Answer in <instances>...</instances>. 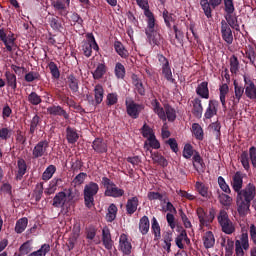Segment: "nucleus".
Wrapping results in <instances>:
<instances>
[{
    "instance_id": "c756f323",
    "label": "nucleus",
    "mask_w": 256,
    "mask_h": 256,
    "mask_svg": "<svg viewBox=\"0 0 256 256\" xmlns=\"http://www.w3.org/2000/svg\"><path fill=\"white\" fill-rule=\"evenodd\" d=\"M203 245L205 246V249L215 247V235L213 232L209 231L205 233V236H203Z\"/></svg>"
},
{
    "instance_id": "bf43d9fd",
    "label": "nucleus",
    "mask_w": 256,
    "mask_h": 256,
    "mask_svg": "<svg viewBox=\"0 0 256 256\" xmlns=\"http://www.w3.org/2000/svg\"><path fill=\"white\" fill-rule=\"evenodd\" d=\"M48 67L54 79H59V77H61V72H59V68L57 67V64L55 62H50L48 64Z\"/></svg>"
},
{
    "instance_id": "412c9836",
    "label": "nucleus",
    "mask_w": 256,
    "mask_h": 256,
    "mask_svg": "<svg viewBox=\"0 0 256 256\" xmlns=\"http://www.w3.org/2000/svg\"><path fill=\"white\" fill-rule=\"evenodd\" d=\"M68 197L69 195L65 194V192H58L55 194V197H53V207L64 208Z\"/></svg>"
},
{
    "instance_id": "052dcab7",
    "label": "nucleus",
    "mask_w": 256,
    "mask_h": 256,
    "mask_svg": "<svg viewBox=\"0 0 256 256\" xmlns=\"http://www.w3.org/2000/svg\"><path fill=\"white\" fill-rule=\"evenodd\" d=\"M215 115H217V107L215 104H209L207 111H205V119H212Z\"/></svg>"
},
{
    "instance_id": "4468645a",
    "label": "nucleus",
    "mask_w": 256,
    "mask_h": 256,
    "mask_svg": "<svg viewBox=\"0 0 256 256\" xmlns=\"http://www.w3.org/2000/svg\"><path fill=\"white\" fill-rule=\"evenodd\" d=\"M144 15L147 19V28L145 33H152V31H158L159 25L157 24V20L155 19V14L151 12L149 8H145Z\"/></svg>"
},
{
    "instance_id": "473e14b6",
    "label": "nucleus",
    "mask_w": 256,
    "mask_h": 256,
    "mask_svg": "<svg viewBox=\"0 0 256 256\" xmlns=\"http://www.w3.org/2000/svg\"><path fill=\"white\" fill-rule=\"evenodd\" d=\"M107 73V66L103 63H99L95 69V71L92 73L93 79L99 80L103 79V76Z\"/></svg>"
},
{
    "instance_id": "680f3d73",
    "label": "nucleus",
    "mask_w": 256,
    "mask_h": 256,
    "mask_svg": "<svg viewBox=\"0 0 256 256\" xmlns=\"http://www.w3.org/2000/svg\"><path fill=\"white\" fill-rule=\"evenodd\" d=\"M193 155V146L191 144H185L183 147V158L185 159H191V157H194Z\"/></svg>"
},
{
    "instance_id": "f704fd0d",
    "label": "nucleus",
    "mask_w": 256,
    "mask_h": 256,
    "mask_svg": "<svg viewBox=\"0 0 256 256\" xmlns=\"http://www.w3.org/2000/svg\"><path fill=\"white\" fill-rule=\"evenodd\" d=\"M67 142L71 145L77 143L79 140V134H77V130L75 128L67 127Z\"/></svg>"
},
{
    "instance_id": "f257e3e1",
    "label": "nucleus",
    "mask_w": 256,
    "mask_h": 256,
    "mask_svg": "<svg viewBox=\"0 0 256 256\" xmlns=\"http://www.w3.org/2000/svg\"><path fill=\"white\" fill-rule=\"evenodd\" d=\"M242 172L238 171L232 176L230 186L234 193H236V207L240 216H246L250 211V203L256 197V186L252 183H248L244 189H242Z\"/></svg>"
},
{
    "instance_id": "4be33fe9",
    "label": "nucleus",
    "mask_w": 256,
    "mask_h": 256,
    "mask_svg": "<svg viewBox=\"0 0 256 256\" xmlns=\"http://www.w3.org/2000/svg\"><path fill=\"white\" fill-rule=\"evenodd\" d=\"M81 232V228L79 225H75L73 229V236L67 240V251L71 252L75 248V243H77V239H79V233Z\"/></svg>"
},
{
    "instance_id": "72a5a7b5",
    "label": "nucleus",
    "mask_w": 256,
    "mask_h": 256,
    "mask_svg": "<svg viewBox=\"0 0 256 256\" xmlns=\"http://www.w3.org/2000/svg\"><path fill=\"white\" fill-rule=\"evenodd\" d=\"M183 241H185V243L190 242L189 238L187 237V232L185 230H181V233H179V235L175 238V245L177 246V248L183 250Z\"/></svg>"
},
{
    "instance_id": "09e8293b",
    "label": "nucleus",
    "mask_w": 256,
    "mask_h": 256,
    "mask_svg": "<svg viewBox=\"0 0 256 256\" xmlns=\"http://www.w3.org/2000/svg\"><path fill=\"white\" fill-rule=\"evenodd\" d=\"M162 74L167 81H169L170 83H175V79L173 78V72H171V66H169V64L166 66H162Z\"/></svg>"
},
{
    "instance_id": "423d86ee",
    "label": "nucleus",
    "mask_w": 256,
    "mask_h": 256,
    "mask_svg": "<svg viewBox=\"0 0 256 256\" xmlns=\"http://www.w3.org/2000/svg\"><path fill=\"white\" fill-rule=\"evenodd\" d=\"M152 106H154V113L157 114V117L161 119V121H169L173 122L175 121V110L169 106H165V110L159 106V102L154 100V103H152Z\"/></svg>"
},
{
    "instance_id": "69168bd1",
    "label": "nucleus",
    "mask_w": 256,
    "mask_h": 256,
    "mask_svg": "<svg viewBox=\"0 0 256 256\" xmlns=\"http://www.w3.org/2000/svg\"><path fill=\"white\" fill-rule=\"evenodd\" d=\"M209 128H211V130L213 131L214 137H216V139H219V137H220V123H219V121L211 123V125H209Z\"/></svg>"
},
{
    "instance_id": "ddd939ff",
    "label": "nucleus",
    "mask_w": 256,
    "mask_h": 256,
    "mask_svg": "<svg viewBox=\"0 0 256 256\" xmlns=\"http://www.w3.org/2000/svg\"><path fill=\"white\" fill-rule=\"evenodd\" d=\"M220 25V32L223 41H225L227 45H233V30H231V27L229 26V24H227L225 20H222L220 22Z\"/></svg>"
},
{
    "instance_id": "39448f33",
    "label": "nucleus",
    "mask_w": 256,
    "mask_h": 256,
    "mask_svg": "<svg viewBox=\"0 0 256 256\" xmlns=\"http://www.w3.org/2000/svg\"><path fill=\"white\" fill-rule=\"evenodd\" d=\"M239 160L246 171L250 170V163H252V167L256 168V147L252 146L248 151H242Z\"/></svg>"
},
{
    "instance_id": "a211bd4d",
    "label": "nucleus",
    "mask_w": 256,
    "mask_h": 256,
    "mask_svg": "<svg viewBox=\"0 0 256 256\" xmlns=\"http://www.w3.org/2000/svg\"><path fill=\"white\" fill-rule=\"evenodd\" d=\"M243 79L245 83V95L247 97H256V86L253 80L246 75L243 76Z\"/></svg>"
},
{
    "instance_id": "5fc2aeb1",
    "label": "nucleus",
    "mask_w": 256,
    "mask_h": 256,
    "mask_svg": "<svg viewBox=\"0 0 256 256\" xmlns=\"http://www.w3.org/2000/svg\"><path fill=\"white\" fill-rule=\"evenodd\" d=\"M152 161L161 167H167V160L159 153L152 154Z\"/></svg>"
},
{
    "instance_id": "a878e982",
    "label": "nucleus",
    "mask_w": 256,
    "mask_h": 256,
    "mask_svg": "<svg viewBox=\"0 0 256 256\" xmlns=\"http://www.w3.org/2000/svg\"><path fill=\"white\" fill-rule=\"evenodd\" d=\"M191 133L197 141H203L205 139V133L199 123H193L191 125Z\"/></svg>"
},
{
    "instance_id": "603ef678",
    "label": "nucleus",
    "mask_w": 256,
    "mask_h": 256,
    "mask_svg": "<svg viewBox=\"0 0 256 256\" xmlns=\"http://www.w3.org/2000/svg\"><path fill=\"white\" fill-rule=\"evenodd\" d=\"M54 9L59 12V15L65 17L67 15V10L65 9V2L58 0L53 5Z\"/></svg>"
},
{
    "instance_id": "cd10ccee",
    "label": "nucleus",
    "mask_w": 256,
    "mask_h": 256,
    "mask_svg": "<svg viewBox=\"0 0 256 256\" xmlns=\"http://www.w3.org/2000/svg\"><path fill=\"white\" fill-rule=\"evenodd\" d=\"M102 245L106 250L112 249V239L110 237V230L108 228L102 229Z\"/></svg>"
},
{
    "instance_id": "6e6d98bb",
    "label": "nucleus",
    "mask_w": 256,
    "mask_h": 256,
    "mask_svg": "<svg viewBox=\"0 0 256 256\" xmlns=\"http://www.w3.org/2000/svg\"><path fill=\"white\" fill-rule=\"evenodd\" d=\"M43 183H37L35 185V190H33V195L35 197V202H39L41 200V196L43 195Z\"/></svg>"
},
{
    "instance_id": "c9c22d12",
    "label": "nucleus",
    "mask_w": 256,
    "mask_h": 256,
    "mask_svg": "<svg viewBox=\"0 0 256 256\" xmlns=\"http://www.w3.org/2000/svg\"><path fill=\"white\" fill-rule=\"evenodd\" d=\"M5 78L8 87H11V89H17V76L13 72L7 70L5 72Z\"/></svg>"
},
{
    "instance_id": "20e7f679",
    "label": "nucleus",
    "mask_w": 256,
    "mask_h": 256,
    "mask_svg": "<svg viewBox=\"0 0 256 256\" xmlns=\"http://www.w3.org/2000/svg\"><path fill=\"white\" fill-rule=\"evenodd\" d=\"M102 186L104 187V196L112 198H121L124 196V190L118 188L114 182L107 177H102Z\"/></svg>"
},
{
    "instance_id": "bb28decb",
    "label": "nucleus",
    "mask_w": 256,
    "mask_h": 256,
    "mask_svg": "<svg viewBox=\"0 0 256 256\" xmlns=\"http://www.w3.org/2000/svg\"><path fill=\"white\" fill-rule=\"evenodd\" d=\"M146 37L151 45H161V34L159 33L158 30H154L152 32H145Z\"/></svg>"
},
{
    "instance_id": "2eb2a0df",
    "label": "nucleus",
    "mask_w": 256,
    "mask_h": 256,
    "mask_svg": "<svg viewBox=\"0 0 256 256\" xmlns=\"http://www.w3.org/2000/svg\"><path fill=\"white\" fill-rule=\"evenodd\" d=\"M248 233H242L240 240H236V249H234L236 256H244V250H248Z\"/></svg>"
},
{
    "instance_id": "c85d7f7f",
    "label": "nucleus",
    "mask_w": 256,
    "mask_h": 256,
    "mask_svg": "<svg viewBox=\"0 0 256 256\" xmlns=\"http://www.w3.org/2000/svg\"><path fill=\"white\" fill-rule=\"evenodd\" d=\"M139 231L142 235H147L150 232V219L148 216L140 218Z\"/></svg>"
},
{
    "instance_id": "3c124183",
    "label": "nucleus",
    "mask_w": 256,
    "mask_h": 256,
    "mask_svg": "<svg viewBox=\"0 0 256 256\" xmlns=\"http://www.w3.org/2000/svg\"><path fill=\"white\" fill-rule=\"evenodd\" d=\"M115 75L117 77V79H125V66L121 64V62L116 63L115 65Z\"/></svg>"
},
{
    "instance_id": "9d476101",
    "label": "nucleus",
    "mask_w": 256,
    "mask_h": 256,
    "mask_svg": "<svg viewBox=\"0 0 256 256\" xmlns=\"http://www.w3.org/2000/svg\"><path fill=\"white\" fill-rule=\"evenodd\" d=\"M88 42H85L82 46V51L85 55V57H91L93 55V49L94 51H99V44H97V41L95 40V36L93 33H88L86 35Z\"/></svg>"
},
{
    "instance_id": "79ce46f5",
    "label": "nucleus",
    "mask_w": 256,
    "mask_h": 256,
    "mask_svg": "<svg viewBox=\"0 0 256 256\" xmlns=\"http://www.w3.org/2000/svg\"><path fill=\"white\" fill-rule=\"evenodd\" d=\"M230 73L233 75H237V73H239V58L235 55L230 57Z\"/></svg>"
},
{
    "instance_id": "4d7b16f0",
    "label": "nucleus",
    "mask_w": 256,
    "mask_h": 256,
    "mask_svg": "<svg viewBox=\"0 0 256 256\" xmlns=\"http://www.w3.org/2000/svg\"><path fill=\"white\" fill-rule=\"evenodd\" d=\"M162 17L164 19V23L168 29H171V22L175 21L173 18V14L169 13L168 10H164L162 13Z\"/></svg>"
},
{
    "instance_id": "ea45409f",
    "label": "nucleus",
    "mask_w": 256,
    "mask_h": 256,
    "mask_svg": "<svg viewBox=\"0 0 256 256\" xmlns=\"http://www.w3.org/2000/svg\"><path fill=\"white\" fill-rule=\"evenodd\" d=\"M193 162V167L195 170L200 171L205 168V162H203V158H201L199 152H195V155L193 156Z\"/></svg>"
},
{
    "instance_id": "f03ea898",
    "label": "nucleus",
    "mask_w": 256,
    "mask_h": 256,
    "mask_svg": "<svg viewBox=\"0 0 256 256\" xmlns=\"http://www.w3.org/2000/svg\"><path fill=\"white\" fill-rule=\"evenodd\" d=\"M98 184L93 181L88 182L83 189V200L87 209L95 207V196L98 194Z\"/></svg>"
},
{
    "instance_id": "37998d69",
    "label": "nucleus",
    "mask_w": 256,
    "mask_h": 256,
    "mask_svg": "<svg viewBox=\"0 0 256 256\" xmlns=\"http://www.w3.org/2000/svg\"><path fill=\"white\" fill-rule=\"evenodd\" d=\"M152 234H154V241H159L161 239V229L159 228V223L157 219L152 218Z\"/></svg>"
},
{
    "instance_id": "0e129e2a",
    "label": "nucleus",
    "mask_w": 256,
    "mask_h": 256,
    "mask_svg": "<svg viewBox=\"0 0 256 256\" xmlns=\"http://www.w3.org/2000/svg\"><path fill=\"white\" fill-rule=\"evenodd\" d=\"M224 11L225 13H235V4L233 0H224Z\"/></svg>"
},
{
    "instance_id": "b1692460",
    "label": "nucleus",
    "mask_w": 256,
    "mask_h": 256,
    "mask_svg": "<svg viewBox=\"0 0 256 256\" xmlns=\"http://www.w3.org/2000/svg\"><path fill=\"white\" fill-rule=\"evenodd\" d=\"M17 169L18 171H16V181H22L24 175H26L27 172L26 160L23 158L18 159Z\"/></svg>"
},
{
    "instance_id": "8fccbe9b",
    "label": "nucleus",
    "mask_w": 256,
    "mask_h": 256,
    "mask_svg": "<svg viewBox=\"0 0 256 256\" xmlns=\"http://www.w3.org/2000/svg\"><path fill=\"white\" fill-rule=\"evenodd\" d=\"M86 179H87V173L81 172V173L77 174V176H75V178H73L72 185L74 187L81 186V185H83V183H85Z\"/></svg>"
},
{
    "instance_id": "5701e85b",
    "label": "nucleus",
    "mask_w": 256,
    "mask_h": 256,
    "mask_svg": "<svg viewBox=\"0 0 256 256\" xmlns=\"http://www.w3.org/2000/svg\"><path fill=\"white\" fill-rule=\"evenodd\" d=\"M131 79H132V84L135 87L134 88L135 93L141 96L145 95V87L143 86V82L141 81L139 76H137L136 74H132Z\"/></svg>"
},
{
    "instance_id": "6e6552de",
    "label": "nucleus",
    "mask_w": 256,
    "mask_h": 256,
    "mask_svg": "<svg viewBox=\"0 0 256 256\" xmlns=\"http://www.w3.org/2000/svg\"><path fill=\"white\" fill-rule=\"evenodd\" d=\"M49 155V141L41 140L37 142L32 149V158L39 159L45 158Z\"/></svg>"
},
{
    "instance_id": "393cba45",
    "label": "nucleus",
    "mask_w": 256,
    "mask_h": 256,
    "mask_svg": "<svg viewBox=\"0 0 256 256\" xmlns=\"http://www.w3.org/2000/svg\"><path fill=\"white\" fill-rule=\"evenodd\" d=\"M120 251L124 255H130L132 253V244L124 234L120 235Z\"/></svg>"
},
{
    "instance_id": "338daca9",
    "label": "nucleus",
    "mask_w": 256,
    "mask_h": 256,
    "mask_svg": "<svg viewBox=\"0 0 256 256\" xmlns=\"http://www.w3.org/2000/svg\"><path fill=\"white\" fill-rule=\"evenodd\" d=\"M40 118L39 116L35 115L32 118V121H30V134H34L35 130L37 129V125H39Z\"/></svg>"
},
{
    "instance_id": "774afa93",
    "label": "nucleus",
    "mask_w": 256,
    "mask_h": 256,
    "mask_svg": "<svg viewBox=\"0 0 256 256\" xmlns=\"http://www.w3.org/2000/svg\"><path fill=\"white\" fill-rule=\"evenodd\" d=\"M148 200L150 201H163V194L159 192H148Z\"/></svg>"
},
{
    "instance_id": "1a4fd4ad",
    "label": "nucleus",
    "mask_w": 256,
    "mask_h": 256,
    "mask_svg": "<svg viewBox=\"0 0 256 256\" xmlns=\"http://www.w3.org/2000/svg\"><path fill=\"white\" fill-rule=\"evenodd\" d=\"M197 217L201 228L209 227L215 221V210L211 209L207 214L203 208L199 207L197 208Z\"/></svg>"
},
{
    "instance_id": "f3484780",
    "label": "nucleus",
    "mask_w": 256,
    "mask_h": 256,
    "mask_svg": "<svg viewBox=\"0 0 256 256\" xmlns=\"http://www.w3.org/2000/svg\"><path fill=\"white\" fill-rule=\"evenodd\" d=\"M92 150L96 154H104L108 151V146L102 138H94V141H92Z\"/></svg>"
},
{
    "instance_id": "6ab92c4d",
    "label": "nucleus",
    "mask_w": 256,
    "mask_h": 256,
    "mask_svg": "<svg viewBox=\"0 0 256 256\" xmlns=\"http://www.w3.org/2000/svg\"><path fill=\"white\" fill-rule=\"evenodd\" d=\"M224 17L228 27H231V29H235V31H241L237 14L227 13Z\"/></svg>"
},
{
    "instance_id": "f8f14e48",
    "label": "nucleus",
    "mask_w": 256,
    "mask_h": 256,
    "mask_svg": "<svg viewBox=\"0 0 256 256\" xmlns=\"http://www.w3.org/2000/svg\"><path fill=\"white\" fill-rule=\"evenodd\" d=\"M144 110V106L136 104L134 101H126V113L132 119H138L140 113Z\"/></svg>"
},
{
    "instance_id": "7ed1b4c3",
    "label": "nucleus",
    "mask_w": 256,
    "mask_h": 256,
    "mask_svg": "<svg viewBox=\"0 0 256 256\" xmlns=\"http://www.w3.org/2000/svg\"><path fill=\"white\" fill-rule=\"evenodd\" d=\"M216 221H218V226H220V231L226 235H232L236 228L234 223L228 218V213L225 210H220L218 216H216Z\"/></svg>"
},
{
    "instance_id": "49530a36",
    "label": "nucleus",
    "mask_w": 256,
    "mask_h": 256,
    "mask_svg": "<svg viewBox=\"0 0 256 256\" xmlns=\"http://www.w3.org/2000/svg\"><path fill=\"white\" fill-rule=\"evenodd\" d=\"M55 171V166H47V168L45 169V171H43V174L41 175V179H43V181H49V179H51V177H53V175L55 174Z\"/></svg>"
},
{
    "instance_id": "864d4df0",
    "label": "nucleus",
    "mask_w": 256,
    "mask_h": 256,
    "mask_svg": "<svg viewBox=\"0 0 256 256\" xmlns=\"http://www.w3.org/2000/svg\"><path fill=\"white\" fill-rule=\"evenodd\" d=\"M195 188L197 189V192H199V195L202 197L207 198L209 196L208 187L205 186L202 182L195 183Z\"/></svg>"
},
{
    "instance_id": "aec40b11",
    "label": "nucleus",
    "mask_w": 256,
    "mask_h": 256,
    "mask_svg": "<svg viewBox=\"0 0 256 256\" xmlns=\"http://www.w3.org/2000/svg\"><path fill=\"white\" fill-rule=\"evenodd\" d=\"M139 204L140 202L138 200V197H132L128 199V201L126 202V214L128 216L134 215V213H136V211L138 210Z\"/></svg>"
},
{
    "instance_id": "58836bf2",
    "label": "nucleus",
    "mask_w": 256,
    "mask_h": 256,
    "mask_svg": "<svg viewBox=\"0 0 256 256\" xmlns=\"http://www.w3.org/2000/svg\"><path fill=\"white\" fill-rule=\"evenodd\" d=\"M118 213V208L115 204H110L108 206V212L106 213V222L112 223L116 219V214Z\"/></svg>"
},
{
    "instance_id": "de8ad7c7",
    "label": "nucleus",
    "mask_w": 256,
    "mask_h": 256,
    "mask_svg": "<svg viewBox=\"0 0 256 256\" xmlns=\"http://www.w3.org/2000/svg\"><path fill=\"white\" fill-rule=\"evenodd\" d=\"M70 24L72 27H75V25H80V27H83V18L77 12H73L70 15Z\"/></svg>"
},
{
    "instance_id": "c03bdc74",
    "label": "nucleus",
    "mask_w": 256,
    "mask_h": 256,
    "mask_svg": "<svg viewBox=\"0 0 256 256\" xmlns=\"http://www.w3.org/2000/svg\"><path fill=\"white\" fill-rule=\"evenodd\" d=\"M26 228H27V218L24 217V218L18 219L15 227L16 233L22 234L24 231H26Z\"/></svg>"
},
{
    "instance_id": "7c9ffc66",
    "label": "nucleus",
    "mask_w": 256,
    "mask_h": 256,
    "mask_svg": "<svg viewBox=\"0 0 256 256\" xmlns=\"http://www.w3.org/2000/svg\"><path fill=\"white\" fill-rule=\"evenodd\" d=\"M191 113H193L195 118L201 119L203 115V106L201 105V100H199V98H195V101H193V109Z\"/></svg>"
},
{
    "instance_id": "0eeeda50",
    "label": "nucleus",
    "mask_w": 256,
    "mask_h": 256,
    "mask_svg": "<svg viewBox=\"0 0 256 256\" xmlns=\"http://www.w3.org/2000/svg\"><path fill=\"white\" fill-rule=\"evenodd\" d=\"M19 251H20V253H18V254H20V255L45 256V255H47V253H49L50 246H49V244H43V245H41L39 250L29 253V252H31V245H29V241H26V242H24V244H22L20 246Z\"/></svg>"
},
{
    "instance_id": "dca6fc26",
    "label": "nucleus",
    "mask_w": 256,
    "mask_h": 256,
    "mask_svg": "<svg viewBox=\"0 0 256 256\" xmlns=\"http://www.w3.org/2000/svg\"><path fill=\"white\" fill-rule=\"evenodd\" d=\"M47 114L53 117H62L65 120H69V114L61 106L53 105L47 107Z\"/></svg>"
},
{
    "instance_id": "2f4dec72",
    "label": "nucleus",
    "mask_w": 256,
    "mask_h": 256,
    "mask_svg": "<svg viewBox=\"0 0 256 256\" xmlns=\"http://www.w3.org/2000/svg\"><path fill=\"white\" fill-rule=\"evenodd\" d=\"M67 83L73 93H77V91H79V79L75 77V74L67 76Z\"/></svg>"
},
{
    "instance_id": "a18cd8bd",
    "label": "nucleus",
    "mask_w": 256,
    "mask_h": 256,
    "mask_svg": "<svg viewBox=\"0 0 256 256\" xmlns=\"http://www.w3.org/2000/svg\"><path fill=\"white\" fill-rule=\"evenodd\" d=\"M218 202L220 205H222V207H230L232 204V198L227 194L220 193L218 194Z\"/></svg>"
},
{
    "instance_id": "e2e57ef3",
    "label": "nucleus",
    "mask_w": 256,
    "mask_h": 256,
    "mask_svg": "<svg viewBox=\"0 0 256 256\" xmlns=\"http://www.w3.org/2000/svg\"><path fill=\"white\" fill-rule=\"evenodd\" d=\"M218 187L220 190H222V192L230 194V187H228V184H226V181H224L222 176H218Z\"/></svg>"
},
{
    "instance_id": "e433bc0d",
    "label": "nucleus",
    "mask_w": 256,
    "mask_h": 256,
    "mask_svg": "<svg viewBox=\"0 0 256 256\" xmlns=\"http://www.w3.org/2000/svg\"><path fill=\"white\" fill-rule=\"evenodd\" d=\"M114 49L122 59H127V57H129V51L125 49V46L120 41L114 43Z\"/></svg>"
},
{
    "instance_id": "a19ab883",
    "label": "nucleus",
    "mask_w": 256,
    "mask_h": 256,
    "mask_svg": "<svg viewBox=\"0 0 256 256\" xmlns=\"http://www.w3.org/2000/svg\"><path fill=\"white\" fill-rule=\"evenodd\" d=\"M24 81H26V83H33V81H41V74H39V72L30 71L25 74Z\"/></svg>"
},
{
    "instance_id": "9b49d317",
    "label": "nucleus",
    "mask_w": 256,
    "mask_h": 256,
    "mask_svg": "<svg viewBox=\"0 0 256 256\" xmlns=\"http://www.w3.org/2000/svg\"><path fill=\"white\" fill-rule=\"evenodd\" d=\"M0 41L4 43L6 47V51L9 53L13 52V48L17 47V44H15L16 38L14 34H8L5 33V29H0Z\"/></svg>"
},
{
    "instance_id": "13d9d810",
    "label": "nucleus",
    "mask_w": 256,
    "mask_h": 256,
    "mask_svg": "<svg viewBox=\"0 0 256 256\" xmlns=\"http://www.w3.org/2000/svg\"><path fill=\"white\" fill-rule=\"evenodd\" d=\"M148 142L144 143V148L148 149V147H152V149L157 150L159 149V142L155 139V136L147 137Z\"/></svg>"
},
{
    "instance_id": "4c0bfd02",
    "label": "nucleus",
    "mask_w": 256,
    "mask_h": 256,
    "mask_svg": "<svg viewBox=\"0 0 256 256\" xmlns=\"http://www.w3.org/2000/svg\"><path fill=\"white\" fill-rule=\"evenodd\" d=\"M196 93L199 97H209V83L207 81L202 82L196 88Z\"/></svg>"
}]
</instances>
